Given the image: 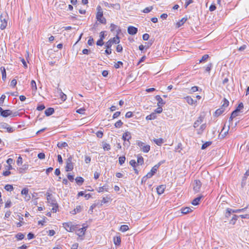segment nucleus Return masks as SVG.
<instances>
[{"label":"nucleus","instance_id":"1","mask_svg":"<svg viewBox=\"0 0 249 249\" xmlns=\"http://www.w3.org/2000/svg\"><path fill=\"white\" fill-rule=\"evenodd\" d=\"M97 12L96 15V18L101 23L106 24V19L103 16V12L101 6H98L97 7Z\"/></svg>","mask_w":249,"mask_h":249},{"label":"nucleus","instance_id":"2","mask_svg":"<svg viewBox=\"0 0 249 249\" xmlns=\"http://www.w3.org/2000/svg\"><path fill=\"white\" fill-rule=\"evenodd\" d=\"M0 114L3 117H7L8 116L15 117L18 115V112L13 113L12 111L10 109L3 110L0 107Z\"/></svg>","mask_w":249,"mask_h":249},{"label":"nucleus","instance_id":"3","mask_svg":"<svg viewBox=\"0 0 249 249\" xmlns=\"http://www.w3.org/2000/svg\"><path fill=\"white\" fill-rule=\"evenodd\" d=\"M63 227L69 232H72L76 231L79 228L78 225H73L71 222L64 223L63 224Z\"/></svg>","mask_w":249,"mask_h":249},{"label":"nucleus","instance_id":"4","mask_svg":"<svg viewBox=\"0 0 249 249\" xmlns=\"http://www.w3.org/2000/svg\"><path fill=\"white\" fill-rule=\"evenodd\" d=\"M120 41V37L118 36H116V37L110 38L106 43L105 47L107 49H110L113 44H118Z\"/></svg>","mask_w":249,"mask_h":249},{"label":"nucleus","instance_id":"5","mask_svg":"<svg viewBox=\"0 0 249 249\" xmlns=\"http://www.w3.org/2000/svg\"><path fill=\"white\" fill-rule=\"evenodd\" d=\"M136 144L141 148V150L144 153H148L150 150V146L148 144L145 145L144 143L142 141H137Z\"/></svg>","mask_w":249,"mask_h":249},{"label":"nucleus","instance_id":"6","mask_svg":"<svg viewBox=\"0 0 249 249\" xmlns=\"http://www.w3.org/2000/svg\"><path fill=\"white\" fill-rule=\"evenodd\" d=\"M73 157L70 156V157L66 160V166L65 167V170L66 172L72 171L73 169V164L72 163Z\"/></svg>","mask_w":249,"mask_h":249},{"label":"nucleus","instance_id":"7","mask_svg":"<svg viewBox=\"0 0 249 249\" xmlns=\"http://www.w3.org/2000/svg\"><path fill=\"white\" fill-rule=\"evenodd\" d=\"M8 18L6 13L1 14L0 16V20L1 22L0 28L1 30H4L7 26V18Z\"/></svg>","mask_w":249,"mask_h":249},{"label":"nucleus","instance_id":"8","mask_svg":"<svg viewBox=\"0 0 249 249\" xmlns=\"http://www.w3.org/2000/svg\"><path fill=\"white\" fill-rule=\"evenodd\" d=\"M158 169V166L155 165L152 167L150 172H148L144 177L142 178V181H145L147 178H151L157 172Z\"/></svg>","mask_w":249,"mask_h":249},{"label":"nucleus","instance_id":"9","mask_svg":"<svg viewBox=\"0 0 249 249\" xmlns=\"http://www.w3.org/2000/svg\"><path fill=\"white\" fill-rule=\"evenodd\" d=\"M202 183L201 181L198 179H196L194 180L193 183V189L195 192H199L201 188Z\"/></svg>","mask_w":249,"mask_h":249},{"label":"nucleus","instance_id":"10","mask_svg":"<svg viewBox=\"0 0 249 249\" xmlns=\"http://www.w3.org/2000/svg\"><path fill=\"white\" fill-rule=\"evenodd\" d=\"M0 127L1 128L5 129L7 130V131L9 133L13 132L15 129L12 127H11L8 124L5 123H2L0 124Z\"/></svg>","mask_w":249,"mask_h":249},{"label":"nucleus","instance_id":"11","mask_svg":"<svg viewBox=\"0 0 249 249\" xmlns=\"http://www.w3.org/2000/svg\"><path fill=\"white\" fill-rule=\"evenodd\" d=\"M46 196L48 203H50L52 205H56V201L55 199L53 197L51 194L49 192H47Z\"/></svg>","mask_w":249,"mask_h":249},{"label":"nucleus","instance_id":"12","mask_svg":"<svg viewBox=\"0 0 249 249\" xmlns=\"http://www.w3.org/2000/svg\"><path fill=\"white\" fill-rule=\"evenodd\" d=\"M87 227L83 226L81 228L79 227L77 229L76 231L77 235L79 237H82L84 235L85 231H86Z\"/></svg>","mask_w":249,"mask_h":249},{"label":"nucleus","instance_id":"13","mask_svg":"<svg viewBox=\"0 0 249 249\" xmlns=\"http://www.w3.org/2000/svg\"><path fill=\"white\" fill-rule=\"evenodd\" d=\"M127 32L129 35H134L138 32V29L134 26H130L127 28Z\"/></svg>","mask_w":249,"mask_h":249},{"label":"nucleus","instance_id":"14","mask_svg":"<svg viewBox=\"0 0 249 249\" xmlns=\"http://www.w3.org/2000/svg\"><path fill=\"white\" fill-rule=\"evenodd\" d=\"M204 117L200 116L196 121L194 124V127L195 128L197 127L203 121Z\"/></svg>","mask_w":249,"mask_h":249},{"label":"nucleus","instance_id":"15","mask_svg":"<svg viewBox=\"0 0 249 249\" xmlns=\"http://www.w3.org/2000/svg\"><path fill=\"white\" fill-rule=\"evenodd\" d=\"M155 99L158 102V107L162 106L165 104V102L163 101V100L160 95H156L155 97Z\"/></svg>","mask_w":249,"mask_h":249},{"label":"nucleus","instance_id":"16","mask_svg":"<svg viewBox=\"0 0 249 249\" xmlns=\"http://www.w3.org/2000/svg\"><path fill=\"white\" fill-rule=\"evenodd\" d=\"M165 187L164 185H161L157 187V192L159 195H161L164 193Z\"/></svg>","mask_w":249,"mask_h":249},{"label":"nucleus","instance_id":"17","mask_svg":"<svg viewBox=\"0 0 249 249\" xmlns=\"http://www.w3.org/2000/svg\"><path fill=\"white\" fill-rule=\"evenodd\" d=\"M122 138L124 141H128L131 138V133L129 132H125L123 134Z\"/></svg>","mask_w":249,"mask_h":249},{"label":"nucleus","instance_id":"18","mask_svg":"<svg viewBox=\"0 0 249 249\" xmlns=\"http://www.w3.org/2000/svg\"><path fill=\"white\" fill-rule=\"evenodd\" d=\"M54 112V110L53 108L49 107L46 109L45 111V114L47 116H49L52 115Z\"/></svg>","mask_w":249,"mask_h":249},{"label":"nucleus","instance_id":"19","mask_svg":"<svg viewBox=\"0 0 249 249\" xmlns=\"http://www.w3.org/2000/svg\"><path fill=\"white\" fill-rule=\"evenodd\" d=\"M206 127V124H202L200 127L198 128V129H197L196 130H197V133L198 134H201L203 131L205 129Z\"/></svg>","mask_w":249,"mask_h":249},{"label":"nucleus","instance_id":"20","mask_svg":"<svg viewBox=\"0 0 249 249\" xmlns=\"http://www.w3.org/2000/svg\"><path fill=\"white\" fill-rule=\"evenodd\" d=\"M137 164L142 165L144 163V160L143 157L141 155H137Z\"/></svg>","mask_w":249,"mask_h":249},{"label":"nucleus","instance_id":"21","mask_svg":"<svg viewBox=\"0 0 249 249\" xmlns=\"http://www.w3.org/2000/svg\"><path fill=\"white\" fill-rule=\"evenodd\" d=\"M153 141L159 146L161 145L164 142V140L162 138L154 139Z\"/></svg>","mask_w":249,"mask_h":249},{"label":"nucleus","instance_id":"22","mask_svg":"<svg viewBox=\"0 0 249 249\" xmlns=\"http://www.w3.org/2000/svg\"><path fill=\"white\" fill-rule=\"evenodd\" d=\"M187 18H183L180 20L177 23L176 27L179 28L187 20Z\"/></svg>","mask_w":249,"mask_h":249},{"label":"nucleus","instance_id":"23","mask_svg":"<svg viewBox=\"0 0 249 249\" xmlns=\"http://www.w3.org/2000/svg\"><path fill=\"white\" fill-rule=\"evenodd\" d=\"M77 196H84L86 199H88L91 196V195L90 194H85L83 191H81L79 192Z\"/></svg>","mask_w":249,"mask_h":249},{"label":"nucleus","instance_id":"24","mask_svg":"<svg viewBox=\"0 0 249 249\" xmlns=\"http://www.w3.org/2000/svg\"><path fill=\"white\" fill-rule=\"evenodd\" d=\"M202 196H199L195 198L192 202V204L194 205H197L199 204V202L202 198Z\"/></svg>","mask_w":249,"mask_h":249},{"label":"nucleus","instance_id":"25","mask_svg":"<svg viewBox=\"0 0 249 249\" xmlns=\"http://www.w3.org/2000/svg\"><path fill=\"white\" fill-rule=\"evenodd\" d=\"M181 213L183 214H187L192 211V210L190 207L182 208L181 209Z\"/></svg>","mask_w":249,"mask_h":249},{"label":"nucleus","instance_id":"26","mask_svg":"<svg viewBox=\"0 0 249 249\" xmlns=\"http://www.w3.org/2000/svg\"><path fill=\"white\" fill-rule=\"evenodd\" d=\"M0 70L1 71V74H2V79L4 81V80H5V79L6 78V72L5 69L4 68V67H0Z\"/></svg>","mask_w":249,"mask_h":249},{"label":"nucleus","instance_id":"27","mask_svg":"<svg viewBox=\"0 0 249 249\" xmlns=\"http://www.w3.org/2000/svg\"><path fill=\"white\" fill-rule=\"evenodd\" d=\"M157 117L156 112H152L150 115H148L146 117L147 120H152L155 119Z\"/></svg>","mask_w":249,"mask_h":249},{"label":"nucleus","instance_id":"28","mask_svg":"<svg viewBox=\"0 0 249 249\" xmlns=\"http://www.w3.org/2000/svg\"><path fill=\"white\" fill-rule=\"evenodd\" d=\"M121 242V239L120 236H116L114 238V243L116 246H119Z\"/></svg>","mask_w":249,"mask_h":249},{"label":"nucleus","instance_id":"29","mask_svg":"<svg viewBox=\"0 0 249 249\" xmlns=\"http://www.w3.org/2000/svg\"><path fill=\"white\" fill-rule=\"evenodd\" d=\"M75 180L77 184L79 185H82L84 181V178L81 177H77Z\"/></svg>","mask_w":249,"mask_h":249},{"label":"nucleus","instance_id":"30","mask_svg":"<svg viewBox=\"0 0 249 249\" xmlns=\"http://www.w3.org/2000/svg\"><path fill=\"white\" fill-rule=\"evenodd\" d=\"M238 217L239 216L236 214H234L231 219L230 221V224L234 225L235 224L236 221L237 220Z\"/></svg>","mask_w":249,"mask_h":249},{"label":"nucleus","instance_id":"31","mask_svg":"<svg viewBox=\"0 0 249 249\" xmlns=\"http://www.w3.org/2000/svg\"><path fill=\"white\" fill-rule=\"evenodd\" d=\"M229 105V102L227 99L224 98L223 99V104L221 106V108H222L224 110H225V108L228 107Z\"/></svg>","mask_w":249,"mask_h":249},{"label":"nucleus","instance_id":"32","mask_svg":"<svg viewBox=\"0 0 249 249\" xmlns=\"http://www.w3.org/2000/svg\"><path fill=\"white\" fill-rule=\"evenodd\" d=\"M232 209L227 208L226 210V213H225V217H227V218H229L231 216V214L232 213H233L232 212Z\"/></svg>","mask_w":249,"mask_h":249},{"label":"nucleus","instance_id":"33","mask_svg":"<svg viewBox=\"0 0 249 249\" xmlns=\"http://www.w3.org/2000/svg\"><path fill=\"white\" fill-rule=\"evenodd\" d=\"M249 205H248L247 207H246L244 208L243 209H232V212L233 213H238L240 212H244L245 211V210L248 208Z\"/></svg>","mask_w":249,"mask_h":249},{"label":"nucleus","instance_id":"34","mask_svg":"<svg viewBox=\"0 0 249 249\" xmlns=\"http://www.w3.org/2000/svg\"><path fill=\"white\" fill-rule=\"evenodd\" d=\"M224 111L225 110H224L222 108L220 107L215 111V115L216 116H218L222 114L224 112Z\"/></svg>","mask_w":249,"mask_h":249},{"label":"nucleus","instance_id":"35","mask_svg":"<svg viewBox=\"0 0 249 249\" xmlns=\"http://www.w3.org/2000/svg\"><path fill=\"white\" fill-rule=\"evenodd\" d=\"M108 185H104L103 186H102V187H99L98 189V192L99 193H101V192H103L104 190H105L106 191H107V190H108Z\"/></svg>","mask_w":249,"mask_h":249},{"label":"nucleus","instance_id":"36","mask_svg":"<svg viewBox=\"0 0 249 249\" xmlns=\"http://www.w3.org/2000/svg\"><path fill=\"white\" fill-rule=\"evenodd\" d=\"M185 99L189 105H192L194 104V100L190 96H187Z\"/></svg>","mask_w":249,"mask_h":249},{"label":"nucleus","instance_id":"37","mask_svg":"<svg viewBox=\"0 0 249 249\" xmlns=\"http://www.w3.org/2000/svg\"><path fill=\"white\" fill-rule=\"evenodd\" d=\"M68 145L67 143L66 142H59L57 144L58 147L61 149L63 147H66L68 146Z\"/></svg>","mask_w":249,"mask_h":249},{"label":"nucleus","instance_id":"38","mask_svg":"<svg viewBox=\"0 0 249 249\" xmlns=\"http://www.w3.org/2000/svg\"><path fill=\"white\" fill-rule=\"evenodd\" d=\"M212 143V142L210 141L206 142L202 145L201 149H205L207 148L208 147L211 145Z\"/></svg>","mask_w":249,"mask_h":249},{"label":"nucleus","instance_id":"39","mask_svg":"<svg viewBox=\"0 0 249 249\" xmlns=\"http://www.w3.org/2000/svg\"><path fill=\"white\" fill-rule=\"evenodd\" d=\"M25 237L24 234L21 232H18L16 235V237L17 238V240H21L23 239H24Z\"/></svg>","mask_w":249,"mask_h":249},{"label":"nucleus","instance_id":"40","mask_svg":"<svg viewBox=\"0 0 249 249\" xmlns=\"http://www.w3.org/2000/svg\"><path fill=\"white\" fill-rule=\"evenodd\" d=\"M209 55L208 54H204L202 56L201 59L199 60V63H202V62H205L207 61L208 58H209Z\"/></svg>","mask_w":249,"mask_h":249},{"label":"nucleus","instance_id":"41","mask_svg":"<svg viewBox=\"0 0 249 249\" xmlns=\"http://www.w3.org/2000/svg\"><path fill=\"white\" fill-rule=\"evenodd\" d=\"M129 229V227L127 225H123L120 227V230L122 232L127 231Z\"/></svg>","mask_w":249,"mask_h":249},{"label":"nucleus","instance_id":"42","mask_svg":"<svg viewBox=\"0 0 249 249\" xmlns=\"http://www.w3.org/2000/svg\"><path fill=\"white\" fill-rule=\"evenodd\" d=\"M123 66V63L120 61H118L117 63H115V64L114 65V67L116 69H119V68H121V67H122Z\"/></svg>","mask_w":249,"mask_h":249},{"label":"nucleus","instance_id":"43","mask_svg":"<svg viewBox=\"0 0 249 249\" xmlns=\"http://www.w3.org/2000/svg\"><path fill=\"white\" fill-rule=\"evenodd\" d=\"M4 189L7 191H12L13 190L14 188L12 185L7 184L4 186Z\"/></svg>","mask_w":249,"mask_h":249},{"label":"nucleus","instance_id":"44","mask_svg":"<svg viewBox=\"0 0 249 249\" xmlns=\"http://www.w3.org/2000/svg\"><path fill=\"white\" fill-rule=\"evenodd\" d=\"M125 160V156H121L119 158V163L120 165H122L123 163H124Z\"/></svg>","mask_w":249,"mask_h":249},{"label":"nucleus","instance_id":"45","mask_svg":"<svg viewBox=\"0 0 249 249\" xmlns=\"http://www.w3.org/2000/svg\"><path fill=\"white\" fill-rule=\"evenodd\" d=\"M123 124V123L121 120L118 121L114 124L115 127L120 128Z\"/></svg>","mask_w":249,"mask_h":249},{"label":"nucleus","instance_id":"46","mask_svg":"<svg viewBox=\"0 0 249 249\" xmlns=\"http://www.w3.org/2000/svg\"><path fill=\"white\" fill-rule=\"evenodd\" d=\"M31 85L33 90L36 91L37 89V87L35 81L32 80L31 83Z\"/></svg>","mask_w":249,"mask_h":249},{"label":"nucleus","instance_id":"47","mask_svg":"<svg viewBox=\"0 0 249 249\" xmlns=\"http://www.w3.org/2000/svg\"><path fill=\"white\" fill-rule=\"evenodd\" d=\"M18 219H19V222L17 223V226L18 227H20L22 225V221L23 220V218L19 215H18Z\"/></svg>","mask_w":249,"mask_h":249},{"label":"nucleus","instance_id":"48","mask_svg":"<svg viewBox=\"0 0 249 249\" xmlns=\"http://www.w3.org/2000/svg\"><path fill=\"white\" fill-rule=\"evenodd\" d=\"M103 146L104 150L108 151L110 149V145L108 143H105L103 144Z\"/></svg>","mask_w":249,"mask_h":249},{"label":"nucleus","instance_id":"49","mask_svg":"<svg viewBox=\"0 0 249 249\" xmlns=\"http://www.w3.org/2000/svg\"><path fill=\"white\" fill-rule=\"evenodd\" d=\"M60 98L62 101H65L67 99V95L62 92L61 90H60Z\"/></svg>","mask_w":249,"mask_h":249},{"label":"nucleus","instance_id":"50","mask_svg":"<svg viewBox=\"0 0 249 249\" xmlns=\"http://www.w3.org/2000/svg\"><path fill=\"white\" fill-rule=\"evenodd\" d=\"M153 9V7L152 6H150V7H146L145 8H144L143 10V12L144 13H148L149 12H150Z\"/></svg>","mask_w":249,"mask_h":249},{"label":"nucleus","instance_id":"51","mask_svg":"<svg viewBox=\"0 0 249 249\" xmlns=\"http://www.w3.org/2000/svg\"><path fill=\"white\" fill-rule=\"evenodd\" d=\"M28 192H29L28 189L27 188H24L22 190L21 194L22 195H25V196H27V195H28Z\"/></svg>","mask_w":249,"mask_h":249},{"label":"nucleus","instance_id":"52","mask_svg":"<svg viewBox=\"0 0 249 249\" xmlns=\"http://www.w3.org/2000/svg\"><path fill=\"white\" fill-rule=\"evenodd\" d=\"M129 164L131 165L133 168L136 167L137 165L136 161L134 160H132L129 161Z\"/></svg>","mask_w":249,"mask_h":249},{"label":"nucleus","instance_id":"53","mask_svg":"<svg viewBox=\"0 0 249 249\" xmlns=\"http://www.w3.org/2000/svg\"><path fill=\"white\" fill-rule=\"evenodd\" d=\"M93 42H94L93 38L91 36H90L88 41V45L89 46H92L93 45Z\"/></svg>","mask_w":249,"mask_h":249},{"label":"nucleus","instance_id":"54","mask_svg":"<svg viewBox=\"0 0 249 249\" xmlns=\"http://www.w3.org/2000/svg\"><path fill=\"white\" fill-rule=\"evenodd\" d=\"M85 109L84 108H80L76 110V112L81 114H85Z\"/></svg>","mask_w":249,"mask_h":249},{"label":"nucleus","instance_id":"55","mask_svg":"<svg viewBox=\"0 0 249 249\" xmlns=\"http://www.w3.org/2000/svg\"><path fill=\"white\" fill-rule=\"evenodd\" d=\"M123 51V47L121 45H118L116 47V51L119 53L122 52Z\"/></svg>","mask_w":249,"mask_h":249},{"label":"nucleus","instance_id":"56","mask_svg":"<svg viewBox=\"0 0 249 249\" xmlns=\"http://www.w3.org/2000/svg\"><path fill=\"white\" fill-rule=\"evenodd\" d=\"M162 108L161 107V106H160V107H158L155 110L154 112H156V114H157V113H160L161 112H162Z\"/></svg>","mask_w":249,"mask_h":249},{"label":"nucleus","instance_id":"57","mask_svg":"<svg viewBox=\"0 0 249 249\" xmlns=\"http://www.w3.org/2000/svg\"><path fill=\"white\" fill-rule=\"evenodd\" d=\"M28 168V164H24L21 168L19 169V172L21 173L22 170H27Z\"/></svg>","mask_w":249,"mask_h":249},{"label":"nucleus","instance_id":"58","mask_svg":"<svg viewBox=\"0 0 249 249\" xmlns=\"http://www.w3.org/2000/svg\"><path fill=\"white\" fill-rule=\"evenodd\" d=\"M212 67V63L209 64L205 68V71L210 72Z\"/></svg>","mask_w":249,"mask_h":249},{"label":"nucleus","instance_id":"59","mask_svg":"<svg viewBox=\"0 0 249 249\" xmlns=\"http://www.w3.org/2000/svg\"><path fill=\"white\" fill-rule=\"evenodd\" d=\"M38 158L39 159H44L45 158V155L44 153H39L37 155Z\"/></svg>","mask_w":249,"mask_h":249},{"label":"nucleus","instance_id":"60","mask_svg":"<svg viewBox=\"0 0 249 249\" xmlns=\"http://www.w3.org/2000/svg\"><path fill=\"white\" fill-rule=\"evenodd\" d=\"M104 41L102 39H99L98 40V41L96 42V45L98 46H102L104 44Z\"/></svg>","mask_w":249,"mask_h":249},{"label":"nucleus","instance_id":"61","mask_svg":"<svg viewBox=\"0 0 249 249\" xmlns=\"http://www.w3.org/2000/svg\"><path fill=\"white\" fill-rule=\"evenodd\" d=\"M34 238H35V235L34 233H33L32 232H29L28 234H27V238L29 239V240H30V239H33Z\"/></svg>","mask_w":249,"mask_h":249},{"label":"nucleus","instance_id":"62","mask_svg":"<svg viewBox=\"0 0 249 249\" xmlns=\"http://www.w3.org/2000/svg\"><path fill=\"white\" fill-rule=\"evenodd\" d=\"M152 43H153V41H152L151 40H150V41H149L148 42H145V45H144L145 48L148 49L149 47H150L152 45Z\"/></svg>","mask_w":249,"mask_h":249},{"label":"nucleus","instance_id":"63","mask_svg":"<svg viewBox=\"0 0 249 249\" xmlns=\"http://www.w3.org/2000/svg\"><path fill=\"white\" fill-rule=\"evenodd\" d=\"M45 108V107L44 105L43 104H41V105H39L37 107V109L38 110H39V111H41V110H43L44 108Z\"/></svg>","mask_w":249,"mask_h":249},{"label":"nucleus","instance_id":"64","mask_svg":"<svg viewBox=\"0 0 249 249\" xmlns=\"http://www.w3.org/2000/svg\"><path fill=\"white\" fill-rule=\"evenodd\" d=\"M82 208L83 207H81V206L80 205H78V206H77L76 207V208L74 209V210L76 211V212L78 213H80L82 210Z\"/></svg>","mask_w":249,"mask_h":249}]
</instances>
